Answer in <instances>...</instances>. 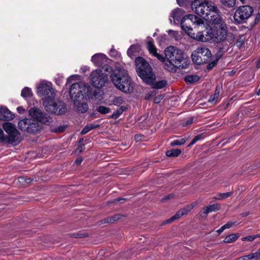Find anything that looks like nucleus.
<instances>
[{
	"mask_svg": "<svg viewBox=\"0 0 260 260\" xmlns=\"http://www.w3.org/2000/svg\"><path fill=\"white\" fill-rule=\"evenodd\" d=\"M110 78L115 86L124 92H131L133 91L132 79L127 72L121 67H117L112 71Z\"/></svg>",
	"mask_w": 260,
	"mask_h": 260,
	"instance_id": "4",
	"label": "nucleus"
},
{
	"mask_svg": "<svg viewBox=\"0 0 260 260\" xmlns=\"http://www.w3.org/2000/svg\"><path fill=\"white\" fill-rule=\"evenodd\" d=\"M90 87L81 82L73 83L70 88V96L72 101L77 99H83L88 93Z\"/></svg>",
	"mask_w": 260,
	"mask_h": 260,
	"instance_id": "8",
	"label": "nucleus"
},
{
	"mask_svg": "<svg viewBox=\"0 0 260 260\" xmlns=\"http://www.w3.org/2000/svg\"><path fill=\"white\" fill-rule=\"evenodd\" d=\"M132 49H133V47L131 46L127 50V54L129 56H131L133 54H132Z\"/></svg>",
	"mask_w": 260,
	"mask_h": 260,
	"instance_id": "52",
	"label": "nucleus"
},
{
	"mask_svg": "<svg viewBox=\"0 0 260 260\" xmlns=\"http://www.w3.org/2000/svg\"><path fill=\"white\" fill-rule=\"evenodd\" d=\"M233 194L232 192H227L224 193H218L216 196L213 197L215 200H223L230 197Z\"/></svg>",
	"mask_w": 260,
	"mask_h": 260,
	"instance_id": "25",
	"label": "nucleus"
},
{
	"mask_svg": "<svg viewBox=\"0 0 260 260\" xmlns=\"http://www.w3.org/2000/svg\"><path fill=\"white\" fill-rule=\"evenodd\" d=\"M221 206L219 203H216L214 204L209 205L203 208V212L206 215H207L209 213L212 212H216L220 209Z\"/></svg>",
	"mask_w": 260,
	"mask_h": 260,
	"instance_id": "22",
	"label": "nucleus"
},
{
	"mask_svg": "<svg viewBox=\"0 0 260 260\" xmlns=\"http://www.w3.org/2000/svg\"><path fill=\"white\" fill-rule=\"evenodd\" d=\"M186 142L184 138H181L179 139L174 140L171 142L170 145L172 146H180L184 144Z\"/></svg>",
	"mask_w": 260,
	"mask_h": 260,
	"instance_id": "33",
	"label": "nucleus"
},
{
	"mask_svg": "<svg viewBox=\"0 0 260 260\" xmlns=\"http://www.w3.org/2000/svg\"><path fill=\"white\" fill-rule=\"evenodd\" d=\"M256 68L257 69H259L260 68V58L259 59V60H258V61L256 63Z\"/></svg>",
	"mask_w": 260,
	"mask_h": 260,
	"instance_id": "59",
	"label": "nucleus"
},
{
	"mask_svg": "<svg viewBox=\"0 0 260 260\" xmlns=\"http://www.w3.org/2000/svg\"><path fill=\"white\" fill-rule=\"evenodd\" d=\"M239 237V235L236 234H232L227 236L223 241L225 243H230L235 241Z\"/></svg>",
	"mask_w": 260,
	"mask_h": 260,
	"instance_id": "28",
	"label": "nucleus"
},
{
	"mask_svg": "<svg viewBox=\"0 0 260 260\" xmlns=\"http://www.w3.org/2000/svg\"><path fill=\"white\" fill-rule=\"evenodd\" d=\"M54 98H45L43 100V105L45 110L48 112L56 114H62L66 111V107L63 103H59L58 108L59 109H55L56 106L54 101Z\"/></svg>",
	"mask_w": 260,
	"mask_h": 260,
	"instance_id": "13",
	"label": "nucleus"
},
{
	"mask_svg": "<svg viewBox=\"0 0 260 260\" xmlns=\"http://www.w3.org/2000/svg\"><path fill=\"white\" fill-rule=\"evenodd\" d=\"M112 103L115 105H120L124 103L123 98L121 96L115 97Z\"/></svg>",
	"mask_w": 260,
	"mask_h": 260,
	"instance_id": "37",
	"label": "nucleus"
},
{
	"mask_svg": "<svg viewBox=\"0 0 260 260\" xmlns=\"http://www.w3.org/2000/svg\"><path fill=\"white\" fill-rule=\"evenodd\" d=\"M221 4L228 8H232L236 5V0H220Z\"/></svg>",
	"mask_w": 260,
	"mask_h": 260,
	"instance_id": "32",
	"label": "nucleus"
},
{
	"mask_svg": "<svg viewBox=\"0 0 260 260\" xmlns=\"http://www.w3.org/2000/svg\"><path fill=\"white\" fill-rule=\"evenodd\" d=\"M195 204H191L189 205H186L183 208H182L178 210L174 215H173L170 219L166 220L165 221V223H169L171 222L172 221L179 219L183 215H186L188 212H189L195 206Z\"/></svg>",
	"mask_w": 260,
	"mask_h": 260,
	"instance_id": "16",
	"label": "nucleus"
},
{
	"mask_svg": "<svg viewBox=\"0 0 260 260\" xmlns=\"http://www.w3.org/2000/svg\"><path fill=\"white\" fill-rule=\"evenodd\" d=\"M88 235L86 233L78 232L72 234V236L76 238H80L87 237Z\"/></svg>",
	"mask_w": 260,
	"mask_h": 260,
	"instance_id": "40",
	"label": "nucleus"
},
{
	"mask_svg": "<svg viewBox=\"0 0 260 260\" xmlns=\"http://www.w3.org/2000/svg\"><path fill=\"white\" fill-rule=\"evenodd\" d=\"M85 148V147H84V145H80L75 150V153H80L82 151H83V150Z\"/></svg>",
	"mask_w": 260,
	"mask_h": 260,
	"instance_id": "45",
	"label": "nucleus"
},
{
	"mask_svg": "<svg viewBox=\"0 0 260 260\" xmlns=\"http://www.w3.org/2000/svg\"><path fill=\"white\" fill-rule=\"evenodd\" d=\"M142 137H143V136L140 135H136L135 136V140L137 141H140L142 139Z\"/></svg>",
	"mask_w": 260,
	"mask_h": 260,
	"instance_id": "51",
	"label": "nucleus"
},
{
	"mask_svg": "<svg viewBox=\"0 0 260 260\" xmlns=\"http://www.w3.org/2000/svg\"><path fill=\"white\" fill-rule=\"evenodd\" d=\"M224 228L223 226H222L219 229H218L217 231V232L218 233V235L220 234L224 230Z\"/></svg>",
	"mask_w": 260,
	"mask_h": 260,
	"instance_id": "54",
	"label": "nucleus"
},
{
	"mask_svg": "<svg viewBox=\"0 0 260 260\" xmlns=\"http://www.w3.org/2000/svg\"><path fill=\"white\" fill-rule=\"evenodd\" d=\"M21 95L24 98H29L32 96V92L30 88L26 87L22 90Z\"/></svg>",
	"mask_w": 260,
	"mask_h": 260,
	"instance_id": "31",
	"label": "nucleus"
},
{
	"mask_svg": "<svg viewBox=\"0 0 260 260\" xmlns=\"http://www.w3.org/2000/svg\"><path fill=\"white\" fill-rule=\"evenodd\" d=\"M221 88V87L219 85H218L216 86L214 94L213 95H211L209 99V102L216 103L217 101L219 95V93L220 91Z\"/></svg>",
	"mask_w": 260,
	"mask_h": 260,
	"instance_id": "24",
	"label": "nucleus"
},
{
	"mask_svg": "<svg viewBox=\"0 0 260 260\" xmlns=\"http://www.w3.org/2000/svg\"><path fill=\"white\" fill-rule=\"evenodd\" d=\"M59 103H62V102L61 101L56 102V103H55L56 106H55V109H57V110L60 109V108H58Z\"/></svg>",
	"mask_w": 260,
	"mask_h": 260,
	"instance_id": "55",
	"label": "nucleus"
},
{
	"mask_svg": "<svg viewBox=\"0 0 260 260\" xmlns=\"http://www.w3.org/2000/svg\"><path fill=\"white\" fill-rule=\"evenodd\" d=\"M217 61V60L214 61L212 62L211 63H209L207 66V69L208 70L211 69L213 67H214L216 65Z\"/></svg>",
	"mask_w": 260,
	"mask_h": 260,
	"instance_id": "48",
	"label": "nucleus"
},
{
	"mask_svg": "<svg viewBox=\"0 0 260 260\" xmlns=\"http://www.w3.org/2000/svg\"><path fill=\"white\" fill-rule=\"evenodd\" d=\"M181 150L179 149H172L167 151L166 154L168 157H177L181 153Z\"/></svg>",
	"mask_w": 260,
	"mask_h": 260,
	"instance_id": "30",
	"label": "nucleus"
},
{
	"mask_svg": "<svg viewBox=\"0 0 260 260\" xmlns=\"http://www.w3.org/2000/svg\"><path fill=\"white\" fill-rule=\"evenodd\" d=\"M258 258L257 256V254L254 253L249 254L248 255H244L241 256L236 260H258Z\"/></svg>",
	"mask_w": 260,
	"mask_h": 260,
	"instance_id": "27",
	"label": "nucleus"
},
{
	"mask_svg": "<svg viewBox=\"0 0 260 260\" xmlns=\"http://www.w3.org/2000/svg\"><path fill=\"white\" fill-rule=\"evenodd\" d=\"M253 12V8L248 5L239 7L234 14V18L238 23H241L249 18Z\"/></svg>",
	"mask_w": 260,
	"mask_h": 260,
	"instance_id": "12",
	"label": "nucleus"
},
{
	"mask_svg": "<svg viewBox=\"0 0 260 260\" xmlns=\"http://www.w3.org/2000/svg\"><path fill=\"white\" fill-rule=\"evenodd\" d=\"M170 198V196H166L164 198H163V200H166V199H169Z\"/></svg>",
	"mask_w": 260,
	"mask_h": 260,
	"instance_id": "62",
	"label": "nucleus"
},
{
	"mask_svg": "<svg viewBox=\"0 0 260 260\" xmlns=\"http://www.w3.org/2000/svg\"><path fill=\"white\" fill-rule=\"evenodd\" d=\"M219 20L212 19L209 22L214 24L211 27V42L220 43L224 41L227 37L228 29L225 23L222 20L220 15H219Z\"/></svg>",
	"mask_w": 260,
	"mask_h": 260,
	"instance_id": "6",
	"label": "nucleus"
},
{
	"mask_svg": "<svg viewBox=\"0 0 260 260\" xmlns=\"http://www.w3.org/2000/svg\"><path fill=\"white\" fill-rule=\"evenodd\" d=\"M37 92L40 96L43 97V100L45 98H55V93L52 87L51 82L43 81L38 85Z\"/></svg>",
	"mask_w": 260,
	"mask_h": 260,
	"instance_id": "14",
	"label": "nucleus"
},
{
	"mask_svg": "<svg viewBox=\"0 0 260 260\" xmlns=\"http://www.w3.org/2000/svg\"><path fill=\"white\" fill-rule=\"evenodd\" d=\"M56 82L58 85H59L61 83V82L60 81H56Z\"/></svg>",
	"mask_w": 260,
	"mask_h": 260,
	"instance_id": "63",
	"label": "nucleus"
},
{
	"mask_svg": "<svg viewBox=\"0 0 260 260\" xmlns=\"http://www.w3.org/2000/svg\"><path fill=\"white\" fill-rule=\"evenodd\" d=\"M17 111H18L19 113H22L24 111V109L22 108V107H18L17 108Z\"/></svg>",
	"mask_w": 260,
	"mask_h": 260,
	"instance_id": "53",
	"label": "nucleus"
},
{
	"mask_svg": "<svg viewBox=\"0 0 260 260\" xmlns=\"http://www.w3.org/2000/svg\"><path fill=\"white\" fill-rule=\"evenodd\" d=\"M110 54L111 56H116L117 55V52L114 48H112L110 50Z\"/></svg>",
	"mask_w": 260,
	"mask_h": 260,
	"instance_id": "49",
	"label": "nucleus"
},
{
	"mask_svg": "<svg viewBox=\"0 0 260 260\" xmlns=\"http://www.w3.org/2000/svg\"><path fill=\"white\" fill-rule=\"evenodd\" d=\"M199 79V77L197 75H189L185 78V81L187 84H192L197 82Z\"/></svg>",
	"mask_w": 260,
	"mask_h": 260,
	"instance_id": "29",
	"label": "nucleus"
},
{
	"mask_svg": "<svg viewBox=\"0 0 260 260\" xmlns=\"http://www.w3.org/2000/svg\"><path fill=\"white\" fill-rule=\"evenodd\" d=\"M96 111L102 114H106L109 113L111 110L109 108L103 106H100L96 108Z\"/></svg>",
	"mask_w": 260,
	"mask_h": 260,
	"instance_id": "34",
	"label": "nucleus"
},
{
	"mask_svg": "<svg viewBox=\"0 0 260 260\" xmlns=\"http://www.w3.org/2000/svg\"><path fill=\"white\" fill-rule=\"evenodd\" d=\"M14 114L6 108L0 109V120L8 121L13 119Z\"/></svg>",
	"mask_w": 260,
	"mask_h": 260,
	"instance_id": "21",
	"label": "nucleus"
},
{
	"mask_svg": "<svg viewBox=\"0 0 260 260\" xmlns=\"http://www.w3.org/2000/svg\"><path fill=\"white\" fill-rule=\"evenodd\" d=\"M124 109L123 107H121L120 108L117 109L116 111H115L112 115L111 116V118L113 119L118 118L123 113Z\"/></svg>",
	"mask_w": 260,
	"mask_h": 260,
	"instance_id": "35",
	"label": "nucleus"
},
{
	"mask_svg": "<svg viewBox=\"0 0 260 260\" xmlns=\"http://www.w3.org/2000/svg\"><path fill=\"white\" fill-rule=\"evenodd\" d=\"M18 181L21 183H26V184H29L32 181V180L30 178L20 177L18 178Z\"/></svg>",
	"mask_w": 260,
	"mask_h": 260,
	"instance_id": "39",
	"label": "nucleus"
},
{
	"mask_svg": "<svg viewBox=\"0 0 260 260\" xmlns=\"http://www.w3.org/2000/svg\"><path fill=\"white\" fill-rule=\"evenodd\" d=\"M200 27L202 29L204 28V30L198 31L196 35L195 34H193L190 35V37L195 40L201 42H211V27L208 25H205L204 23V25Z\"/></svg>",
	"mask_w": 260,
	"mask_h": 260,
	"instance_id": "15",
	"label": "nucleus"
},
{
	"mask_svg": "<svg viewBox=\"0 0 260 260\" xmlns=\"http://www.w3.org/2000/svg\"><path fill=\"white\" fill-rule=\"evenodd\" d=\"M3 127L8 134V136H6L5 144L16 145L20 142V134L14 125L10 122H5L3 123Z\"/></svg>",
	"mask_w": 260,
	"mask_h": 260,
	"instance_id": "7",
	"label": "nucleus"
},
{
	"mask_svg": "<svg viewBox=\"0 0 260 260\" xmlns=\"http://www.w3.org/2000/svg\"><path fill=\"white\" fill-rule=\"evenodd\" d=\"M190 2V0H177L178 4L180 6H183L185 5L187 3Z\"/></svg>",
	"mask_w": 260,
	"mask_h": 260,
	"instance_id": "44",
	"label": "nucleus"
},
{
	"mask_svg": "<svg viewBox=\"0 0 260 260\" xmlns=\"http://www.w3.org/2000/svg\"><path fill=\"white\" fill-rule=\"evenodd\" d=\"M135 63L139 76L147 84H153L155 80V76L150 64L141 57L136 59Z\"/></svg>",
	"mask_w": 260,
	"mask_h": 260,
	"instance_id": "5",
	"label": "nucleus"
},
{
	"mask_svg": "<svg viewBox=\"0 0 260 260\" xmlns=\"http://www.w3.org/2000/svg\"><path fill=\"white\" fill-rule=\"evenodd\" d=\"M191 23L195 25L194 28L204 25V21L196 15L189 14L184 16L181 20L180 25L182 29L188 35H190L189 31L192 30Z\"/></svg>",
	"mask_w": 260,
	"mask_h": 260,
	"instance_id": "9",
	"label": "nucleus"
},
{
	"mask_svg": "<svg viewBox=\"0 0 260 260\" xmlns=\"http://www.w3.org/2000/svg\"><path fill=\"white\" fill-rule=\"evenodd\" d=\"M147 48L149 53L153 56L156 57L158 60L161 61L165 60V58L163 56L157 53V49L152 41H149L148 42Z\"/></svg>",
	"mask_w": 260,
	"mask_h": 260,
	"instance_id": "19",
	"label": "nucleus"
},
{
	"mask_svg": "<svg viewBox=\"0 0 260 260\" xmlns=\"http://www.w3.org/2000/svg\"><path fill=\"white\" fill-rule=\"evenodd\" d=\"M90 80L94 87L101 88L104 86L107 82L108 76L102 70H95L91 73Z\"/></svg>",
	"mask_w": 260,
	"mask_h": 260,
	"instance_id": "11",
	"label": "nucleus"
},
{
	"mask_svg": "<svg viewBox=\"0 0 260 260\" xmlns=\"http://www.w3.org/2000/svg\"><path fill=\"white\" fill-rule=\"evenodd\" d=\"M161 98L156 97L154 99V102L155 103H158L159 102V100L161 99Z\"/></svg>",
	"mask_w": 260,
	"mask_h": 260,
	"instance_id": "56",
	"label": "nucleus"
},
{
	"mask_svg": "<svg viewBox=\"0 0 260 260\" xmlns=\"http://www.w3.org/2000/svg\"><path fill=\"white\" fill-rule=\"evenodd\" d=\"M107 60L105 55L102 53H98L93 55L91 57V61L96 66L101 67Z\"/></svg>",
	"mask_w": 260,
	"mask_h": 260,
	"instance_id": "20",
	"label": "nucleus"
},
{
	"mask_svg": "<svg viewBox=\"0 0 260 260\" xmlns=\"http://www.w3.org/2000/svg\"><path fill=\"white\" fill-rule=\"evenodd\" d=\"M164 69L170 72L175 73L178 69H184L188 68L190 60L180 49L174 47L169 46L165 50Z\"/></svg>",
	"mask_w": 260,
	"mask_h": 260,
	"instance_id": "1",
	"label": "nucleus"
},
{
	"mask_svg": "<svg viewBox=\"0 0 260 260\" xmlns=\"http://www.w3.org/2000/svg\"><path fill=\"white\" fill-rule=\"evenodd\" d=\"M167 84V82L165 80H161L155 83L153 85V88L156 89H161L164 87Z\"/></svg>",
	"mask_w": 260,
	"mask_h": 260,
	"instance_id": "36",
	"label": "nucleus"
},
{
	"mask_svg": "<svg viewBox=\"0 0 260 260\" xmlns=\"http://www.w3.org/2000/svg\"><path fill=\"white\" fill-rule=\"evenodd\" d=\"M73 77V76H71L70 78H69L67 80V84L69 83L70 82V80H72Z\"/></svg>",
	"mask_w": 260,
	"mask_h": 260,
	"instance_id": "60",
	"label": "nucleus"
},
{
	"mask_svg": "<svg viewBox=\"0 0 260 260\" xmlns=\"http://www.w3.org/2000/svg\"><path fill=\"white\" fill-rule=\"evenodd\" d=\"M255 237L254 236H248L242 238V241H252Z\"/></svg>",
	"mask_w": 260,
	"mask_h": 260,
	"instance_id": "43",
	"label": "nucleus"
},
{
	"mask_svg": "<svg viewBox=\"0 0 260 260\" xmlns=\"http://www.w3.org/2000/svg\"><path fill=\"white\" fill-rule=\"evenodd\" d=\"M111 70V68L110 67H107L106 69H105V70L106 71H107V72H110Z\"/></svg>",
	"mask_w": 260,
	"mask_h": 260,
	"instance_id": "61",
	"label": "nucleus"
},
{
	"mask_svg": "<svg viewBox=\"0 0 260 260\" xmlns=\"http://www.w3.org/2000/svg\"><path fill=\"white\" fill-rule=\"evenodd\" d=\"M99 126L100 125L99 124H91V123L87 124L81 131V134L85 135V134H87L90 131H91L94 128L99 127Z\"/></svg>",
	"mask_w": 260,
	"mask_h": 260,
	"instance_id": "26",
	"label": "nucleus"
},
{
	"mask_svg": "<svg viewBox=\"0 0 260 260\" xmlns=\"http://www.w3.org/2000/svg\"><path fill=\"white\" fill-rule=\"evenodd\" d=\"M203 135L200 134L197 136H196L193 140L191 141V142L190 143V144L188 145V146H191L193 145H194L198 141L201 140L202 139Z\"/></svg>",
	"mask_w": 260,
	"mask_h": 260,
	"instance_id": "41",
	"label": "nucleus"
},
{
	"mask_svg": "<svg viewBox=\"0 0 260 260\" xmlns=\"http://www.w3.org/2000/svg\"><path fill=\"white\" fill-rule=\"evenodd\" d=\"M242 3H244L245 0H240Z\"/></svg>",
	"mask_w": 260,
	"mask_h": 260,
	"instance_id": "64",
	"label": "nucleus"
},
{
	"mask_svg": "<svg viewBox=\"0 0 260 260\" xmlns=\"http://www.w3.org/2000/svg\"><path fill=\"white\" fill-rule=\"evenodd\" d=\"M29 114L33 121H30L27 127V133L35 134L38 132L41 128L40 123L50 125L51 131L54 133L62 132L66 128L64 126H58L55 119L53 120L50 116L39 109L31 108L29 111Z\"/></svg>",
	"mask_w": 260,
	"mask_h": 260,
	"instance_id": "2",
	"label": "nucleus"
},
{
	"mask_svg": "<svg viewBox=\"0 0 260 260\" xmlns=\"http://www.w3.org/2000/svg\"><path fill=\"white\" fill-rule=\"evenodd\" d=\"M235 224V222H229L223 225V226L224 227V229H229L232 227L233 225Z\"/></svg>",
	"mask_w": 260,
	"mask_h": 260,
	"instance_id": "46",
	"label": "nucleus"
},
{
	"mask_svg": "<svg viewBox=\"0 0 260 260\" xmlns=\"http://www.w3.org/2000/svg\"><path fill=\"white\" fill-rule=\"evenodd\" d=\"M193 122V118L190 117L185 122L183 123V126H186L191 124Z\"/></svg>",
	"mask_w": 260,
	"mask_h": 260,
	"instance_id": "47",
	"label": "nucleus"
},
{
	"mask_svg": "<svg viewBox=\"0 0 260 260\" xmlns=\"http://www.w3.org/2000/svg\"><path fill=\"white\" fill-rule=\"evenodd\" d=\"M212 54L210 50L204 46L199 47L191 54V58L193 62L201 64L207 62Z\"/></svg>",
	"mask_w": 260,
	"mask_h": 260,
	"instance_id": "10",
	"label": "nucleus"
},
{
	"mask_svg": "<svg viewBox=\"0 0 260 260\" xmlns=\"http://www.w3.org/2000/svg\"><path fill=\"white\" fill-rule=\"evenodd\" d=\"M191 7L193 12L202 17L207 21L214 19L219 20V11L215 4L206 0H194L191 3Z\"/></svg>",
	"mask_w": 260,
	"mask_h": 260,
	"instance_id": "3",
	"label": "nucleus"
},
{
	"mask_svg": "<svg viewBox=\"0 0 260 260\" xmlns=\"http://www.w3.org/2000/svg\"><path fill=\"white\" fill-rule=\"evenodd\" d=\"M121 200L125 201V199H123V198H118V199H115L113 202H119V201H120Z\"/></svg>",
	"mask_w": 260,
	"mask_h": 260,
	"instance_id": "57",
	"label": "nucleus"
},
{
	"mask_svg": "<svg viewBox=\"0 0 260 260\" xmlns=\"http://www.w3.org/2000/svg\"><path fill=\"white\" fill-rule=\"evenodd\" d=\"M184 14V11L180 8H177L172 11L170 14V18L169 19L170 23H172V18L173 19V23L178 24L180 21L181 22L182 17Z\"/></svg>",
	"mask_w": 260,
	"mask_h": 260,
	"instance_id": "17",
	"label": "nucleus"
},
{
	"mask_svg": "<svg viewBox=\"0 0 260 260\" xmlns=\"http://www.w3.org/2000/svg\"><path fill=\"white\" fill-rule=\"evenodd\" d=\"M6 141V136H5L3 130L0 128V142L5 143Z\"/></svg>",
	"mask_w": 260,
	"mask_h": 260,
	"instance_id": "42",
	"label": "nucleus"
},
{
	"mask_svg": "<svg viewBox=\"0 0 260 260\" xmlns=\"http://www.w3.org/2000/svg\"><path fill=\"white\" fill-rule=\"evenodd\" d=\"M30 121H33L32 119L25 118L20 120L18 122V125L20 129L23 131H27V127L29 125Z\"/></svg>",
	"mask_w": 260,
	"mask_h": 260,
	"instance_id": "23",
	"label": "nucleus"
},
{
	"mask_svg": "<svg viewBox=\"0 0 260 260\" xmlns=\"http://www.w3.org/2000/svg\"><path fill=\"white\" fill-rule=\"evenodd\" d=\"M255 253L257 254V256L259 259L260 258V248L255 252Z\"/></svg>",
	"mask_w": 260,
	"mask_h": 260,
	"instance_id": "58",
	"label": "nucleus"
},
{
	"mask_svg": "<svg viewBox=\"0 0 260 260\" xmlns=\"http://www.w3.org/2000/svg\"><path fill=\"white\" fill-rule=\"evenodd\" d=\"M120 218L119 215H115L112 217H109L105 219V222L106 223H112L115 221L118 220Z\"/></svg>",
	"mask_w": 260,
	"mask_h": 260,
	"instance_id": "38",
	"label": "nucleus"
},
{
	"mask_svg": "<svg viewBox=\"0 0 260 260\" xmlns=\"http://www.w3.org/2000/svg\"><path fill=\"white\" fill-rule=\"evenodd\" d=\"M83 161L82 158H77L76 160L75 161V164H76L77 165H79Z\"/></svg>",
	"mask_w": 260,
	"mask_h": 260,
	"instance_id": "50",
	"label": "nucleus"
},
{
	"mask_svg": "<svg viewBox=\"0 0 260 260\" xmlns=\"http://www.w3.org/2000/svg\"><path fill=\"white\" fill-rule=\"evenodd\" d=\"M83 99H77L73 101L76 110L80 113H84L88 109V105L84 102H82Z\"/></svg>",
	"mask_w": 260,
	"mask_h": 260,
	"instance_id": "18",
	"label": "nucleus"
}]
</instances>
